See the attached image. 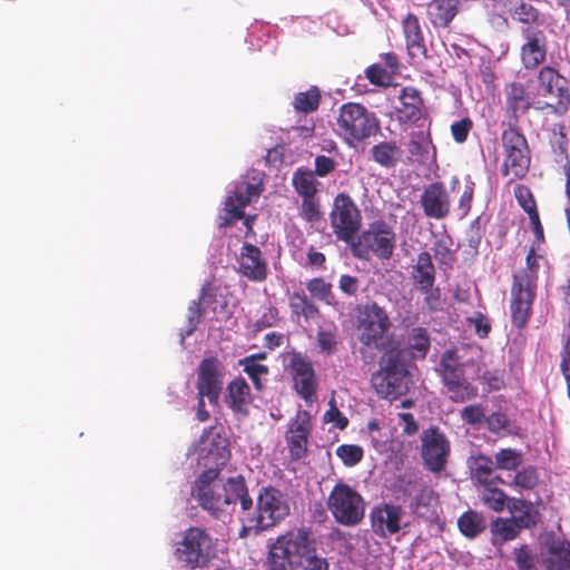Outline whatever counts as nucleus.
<instances>
[{"label":"nucleus","instance_id":"1","mask_svg":"<svg viewBox=\"0 0 570 570\" xmlns=\"http://www.w3.org/2000/svg\"><path fill=\"white\" fill-rule=\"evenodd\" d=\"M212 445L209 454L213 455L216 468H209L199 474L191 487V497L216 519L229 515L237 502L243 511L250 510L254 502L244 476L236 475L225 482L219 481V468L226 465L230 456L227 440L217 435Z\"/></svg>","mask_w":570,"mask_h":570},{"label":"nucleus","instance_id":"2","mask_svg":"<svg viewBox=\"0 0 570 570\" xmlns=\"http://www.w3.org/2000/svg\"><path fill=\"white\" fill-rule=\"evenodd\" d=\"M405 357L406 351L400 347L383 353L380 367L371 377V385L381 399L395 401L409 392L411 374Z\"/></svg>","mask_w":570,"mask_h":570},{"label":"nucleus","instance_id":"3","mask_svg":"<svg viewBox=\"0 0 570 570\" xmlns=\"http://www.w3.org/2000/svg\"><path fill=\"white\" fill-rule=\"evenodd\" d=\"M245 512L240 537H245L248 531L257 534L274 528L289 514L291 507L279 489L268 485L258 490L255 508Z\"/></svg>","mask_w":570,"mask_h":570},{"label":"nucleus","instance_id":"4","mask_svg":"<svg viewBox=\"0 0 570 570\" xmlns=\"http://www.w3.org/2000/svg\"><path fill=\"white\" fill-rule=\"evenodd\" d=\"M336 126L340 137L351 148H357L381 131V121L375 112L357 102L340 107Z\"/></svg>","mask_w":570,"mask_h":570},{"label":"nucleus","instance_id":"5","mask_svg":"<svg viewBox=\"0 0 570 570\" xmlns=\"http://www.w3.org/2000/svg\"><path fill=\"white\" fill-rule=\"evenodd\" d=\"M396 245V235L391 224L377 219L368 224L350 244L352 255L358 259H368L373 254L380 259H390Z\"/></svg>","mask_w":570,"mask_h":570},{"label":"nucleus","instance_id":"6","mask_svg":"<svg viewBox=\"0 0 570 570\" xmlns=\"http://www.w3.org/2000/svg\"><path fill=\"white\" fill-rule=\"evenodd\" d=\"M174 557L185 569L206 568L215 557L214 540L205 529L190 527L184 531L181 540L176 543Z\"/></svg>","mask_w":570,"mask_h":570},{"label":"nucleus","instance_id":"7","mask_svg":"<svg viewBox=\"0 0 570 570\" xmlns=\"http://www.w3.org/2000/svg\"><path fill=\"white\" fill-rule=\"evenodd\" d=\"M312 537V530L307 527L294 528L278 535L268 547V569L292 570Z\"/></svg>","mask_w":570,"mask_h":570},{"label":"nucleus","instance_id":"8","mask_svg":"<svg viewBox=\"0 0 570 570\" xmlns=\"http://www.w3.org/2000/svg\"><path fill=\"white\" fill-rule=\"evenodd\" d=\"M501 142L502 175H511L515 179L524 178L531 165V151L525 136L515 126H509L501 134Z\"/></svg>","mask_w":570,"mask_h":570},{"label":"nucleus","instance_id":"9","mask_svg":"<svg viewBox=\"0 0 570 570\" xmlns=\"http://www.w3.org/2000/svg\"><path fill=\"white\" fill-rule=\"evenodd\" d=\"M538 96L534 109H550L552 112L563 115L570 106L568 80L552 67H543L538 75Z\"/></svg>","mask_w":570,"mask_h":570},{"label":"nucleus","instance_id":"10","mask_svg":"<svg viewBox=\"0 0 570 570\" xmlns=\"http://www.w3.org/2000/svg\"><path fill=\"white\" fill-rule=\"evenodd\" d=\"M327 508L335 521L346 527L358 524L365 514L362 495L346 483L334 485L327 499Z\"/></svg>","mask_w":570,"mask_h":570},{"label":"nucleus","instance_id":"11","mask_svg":"<svg viewBox=\"0 0 570 570\" xmlns=\"http://www.w3.org/2000/svg\"><path fill=\"white\" fill-rule=\"evenodd\" d=\"M330 222L336 239L350 246L362 227V215L348 194L340 193L334 198Z\"/></svg>","mask_w":570,"mask_h":570},{"label":"nucleus","instance_id":"12","mask_svg":"<svg viewBox=\"0 0 570 570\" xmlns=\"http://www.w3.org/2000/svg\"><path fill=\"white\" fill-rule=\"evenodd\" d=\"M356 312L360 342L367 347L380 348L384 334L391 327L389 314L373 301L358 305Z\"/></svg>","mask_w":570,"mask_h":570},{"label":"nucleus","instance_id":"13","mask_svg":"<svg viewBox=\"0 0 570 570\" xmlns=\"http://www.w3.org/2000/svg\"><path fill=\"white\" fill-rule=\"evenodd\" d=\"M451 453V443L439 426L431 425L421 434V458L424 468L433 473L443 471Z\"/></svg>","mask_w":570,"mask_h":570},{"label":"nucleus","instance_id":"14","mask_svg":"<svg viewBox=\"0 0 570 570\" xmlns=\"http://www.w3.org/2000/svg\"><path fill=\"white\" fill-rule=\"evenodd\" d=\"M535 288L533 276H513L510 309L512 324L518 328H523L531 316Z\"/></svg>","mask_w":570,"mask_h":570},{"label":"nucleus","instance_id":"15","mask_svg":"<svg viewBox=\"0 0 570 570\" xmlns=\"http://www.w3.org/2000/svg\"><path fill=\"white\" fill-rule=\"evenodd\" d=\"M224 367L215 357H205L198 365L196 390L197 396H206L209 404L218 405L223 391Z\"/></svg>","mask_w":570,"mask_h":570},{"label":"nucleus","instance_id":"16","mask_svg":"<svg viewBox=\"0 0 570 570\" xmlns=\"http://www.w3.org/2000/svg\"><path fill=\"white\" fill-rule=\"evenodd\" d=\"M312 428V416L306 410L299 409L288 421L285 441L291 460L298 461L306 456Z\"/></svg>","mask_w":570,"mask_h":570},{"label":"nucleus","instance_id":"17","mask_svg":"<svg viewBox=\"0 0 570 570\" xmlns=\"http://www.w3.org/2000/svg\"><path fill=\"white\" fill-rule=\"evenodd\" d=\"M288 366L294 390L306 403H313L316 400L318 381L312 362L301 353H293Z\"/></svg>","mask_w":570,"mask_h":570},{"label":"nucleus","instance_id":"18","mask_svg":"<svg viewBox=\"0 0 570 570\" xmlns=\"http://www.w3.org/2000/svg\"><path fill=\"white\" fill-rule=\"evenodd\" d=\"M421 208L428 218L441 220L451 214L452 200L443 181L429 184L420 196Z\"/></svg>","mask_w":570,"mask_h":570},{"label":"nucleus","instance_id":"19","mask_svg":"<svg viewBox=\"0 0 570 570\" xmlns=\"http://www.w3.org/2000/svg\"><path fill=\"white\" fill-rule=\"evenodd\" d=\"M541 558L546 570H570V542L547 532L541 537Z\"/></svg>","mask_w":570,"mask_h":570},{"label":"nucleus","instance_id":"20","mask_svg":"<svg viewBox=\"0 0 570 570\" xmlns=\"http://www.w3.org/2000/svg\"><path fill=\"white\" fill-rule=\"evenodd\" d=\"M403 509L401 505L382 503L372 509L370 519L373 532L380 538L397 533L401 530Z\"/></svg>","mask_w":570,"mask_h":570},{"label":"nucleus","instance_id":"21","mask_svg":"<svg viewBox=\"0 0 570 570\" xmlns=\"http://www.w3.org/2000/svg\"><path fill=\"white\" fill-rule=\"evenodd\" d=\"M525 42L521 47V59L527 69H534L546 60L547 38L542 30L527 28L523 30Z\"/></svg>","mask_w":570,"mask_h":570},{"label":"nucleus","instance_id":"22","mask_svg":"<svg viewBox=\"0 0 570 570\" xmlns=\"http://www.w3.org/2000/svg\"><path fill=\"white\" fill-rule=\"evenodd\" d=\"M239 272L253 282H263L267 277V263L261 249L250 244L244 243L239 254Z\"/></svg>","mask_w":570,"mask_h":570},{"label":"nucleus","instance_id":"23","mask_svg":"<svg viewBox=\"0 0 570 570\" xmlns=\"http://www.w3.org/2000/svg\"><path fill=\"white\" fill-rule=\"evenodd\" d=\"M424 102L421 92L415 87L402 88L399 106L395 107L400 124H414L423 117Z\"/></svg>","mask_w":570,"mask_h":570},{"label":"nucleus","instance_id":"24","mask_svg":"<svg viewBox=\"0 0 570 570\" xmlns=\"http://www.w3.org/2000/svg\"><path fill=\"white\" fill-rule=\"evenodd\" d=\"M401 24L409 56L412 59L426 58L428 49L419 17L409 12Z\"/></svg>","mask_w":570,"mask_h":570},{"label":"nucleus","instance_id":"25","mask_svg":"<svg viewBox=\"0 0 570 570\" xmlns=\"http://www.w3.org/2000/svg\"><path fill=\"white\" fill-rule=\"evenodd\" d=\"M460 0H431L426 4V18L434 28H449L460 11Z\"/></svg>","mask_w":570,"mask_h":570},{"label":"nucleus","instance_id":"26","mask_svg":"<svg viewBox=\"0 0 570 570\" xmlns=\"http://www.w3.org/2000/svg\"><path fill=\"white\" fill-rule=\"evenodd\" d=\"M252 401L250 387L244 377H235L228 383L225 403L234 413L247 415Z\"/></svg>","mask_w":570,"mask_h":570},{"label":"nucleus","instance_id":"27","mask_svg":"<svg viewBox=\"0 0 570 570\" xmlns=\"http://www.w3.org/2000/svg\"><path fill=\"white\" fill-rule=\"evenodd\" d=\"M535 100H531L524 86L519 82H512L505 88V105L509 112L518 122L519 118L525 115L530 108H534Z\"/></svg>","mask_w":570,"mask_h":570},{"label":"nucleus","instance_id":"28","mask_svg":"<svg viewBox=\"0 0 570 570\" xmlns=\"http://www.w3.org/2000/svg\"><path fill=\"white\" fill-rule=\"evenodd\" d=\"M435 266L429 252L419 253L416 263L412 266L411 278L416 289H431L435 283Z\"/></svg>","mask_w":570,"mask_h":570},{"label":"nucleus","instance_id":"29","mask_svg":"<svg viewBox=\"0 0 570 570\" xmlns=\"http://www.w3.org/2000/svg\"><path fill=\"white\" fill-rule=\"evenodd\" d=\"M215 301V295L210 293V285L206 284L202 287L199 298L197 301H193L187 309V326L185 328V333L181 337L190 336L197 328L200 318L204 314L203 304L208 306L210 303Z\"/></svg>","mask_w":570,"mask_h":570},{"label":"nucleus","instance_id":"30","mask_svg":"<svg viewBox=\"0 0 570 570\" xmlns=\"http://www.w3.org/2000/svg\"><path fill=\"white\" fill-rule=\"evenodd\" d=\"M494 463L488 455L480 454L471 458L470 469L472 478L483 487L494 485L497 482L503 483L499 475H494Z\"/></svg>","mask_w":570,"mask_h":570},{"label":"nucleus","instance_id":"31","mask_svg":"<svg viewBox=\"0 0 570 570\" xmlns=\"http://www.w3.org/2000/svg\"><path fill=\"white\" fill-rule=\"evenodd\" d=\"M514 3L515 0H484L483 9L488 21L492 26L508 28Z\"/></svg>","mask_w":570,"mask_h":570},{"label":"nucleus","instance_id":"32","mask_svg":"<svg viewBox=\"0 0 570 570\" xmlns=\"http://www.w3.org/2000/svg\"><path fill=\"white\" fill-rule=\"evenodd\" d=\"M292 570H330L327 559L317 552L315 539L312 537Z\"/></svg>","mask_w":570,"mask_h":570},{"label":"nucleus","instance_id":"33","mask_svg":"<svg viewBox=\"0 0 570 570\" xmlns=\"http://www.w3.org/2000/svg\"><path fill=\"white\" fill-rule=\"evenodd\" d=\"M372 159L382 167H394L402 156V150L395 141H381L370 150Z\"/></svg>","mask_w":570,"mask_h":570},{"label":"nucleus","instance_id":"34","mask_svg":"<svg viewBox=\"0 0 570 570\" xmlns=\"http://www.w3.org/2000/svg\"><path fill=\"white\" fill-rule=\"evenodd\" d=\"M458 528L466 539H475L485 531L487 521L478 511L468 510L459 517Z\"/></svg>","mask_w":570,"mask_h":570},{"label":"nucleus","instance_id":"35","mask_svg":"<svg viewBox=\"0 0 570 570\" xmlns=\"http://www.w3.org/2000/svg\"><path fill=\"white\" fill-rule=\"evenodd\" d=\"M440 365L442 367V381L444 386L458 383L465 379L463 364L454 352H444L441 357Z\"/></svg>","mask_w":570,"mask_h":570},{"label":"nucleus","instance_id":"36","mask_svg":"<svg viewBox=\"0 0 570 570\" xmlns=\"http://www.w3.org/2000/svg\"><path fill=\"white\" fill-rule=\"evenodd\" d=\"M289 307L294 315L306 321L320 316L317 305L304 292H294L289 295Z\"/></svg>","mask_w":570,"mask_h":570},{"label":"nucleus","instance_id":"37","mask_svg":"<svg viewBox=\"0 0 570 570\" xmlns=\"http://www.w3.org/2000/svg\"><path fill=\"white\" fill-rule=\"evenodd\" d=\"M292 184L301 197L315 196L317 194L318 181L309 169L297 168L293 174Z\"/></svg>","mask_w":570,"mask_h":570},{"label":"nucleus","instance_id":"38","mask_svg":"<svg viewBox=\"0 0 570 570\" xmlns=\"http://www.w3.org/2000/svg\"><path fill=\"white\" fill-rule=\"evenodd\" d=\"M317 351L324 357L338 353L342 342L336 330H318L316 333Z\"/></svg>","mask_w":570,"mask_h":570},{"label":"nucleus","instance_id":"39","mask_svg":"<svg viewBox=\"0 0 570 570\" xmlns=\"http://www.w3.org/2000/svg\"><path fill=\"white\" fill-rule=\"evenodd\" d=\"M527 528L513 518H497L491 524V532L502 541L515 539L521 529Z\"/></svg>","mask_w":570,"mask_h":570},{"label":"nucleus","instance_id":"40","mask_svg":"<svg viewBox=\"0 0 570 570\" xmlns=\"http://www.w3.org/2000/svg\"><path fill=\"white\" fill-rule=\"evenodd\" d=\"M321 98L320 89L312 86L308 90L295 95L293 107L299 112L311 114L318 109Z\"/></svg>","mask_w":570,"mask_h":570},{"label":"nucleus","instance_id":"41","mask_svg":"<svg viewBox=\"0 0 570 570\" xmlns=\"http://www.w3.org/2000/svg\"><path fill=\"white\" fill-rule=\"evenodd\" d=\"M407 344L417 356L424 358L431 346L428 330L421 326L412 328L409 334Z\"/></svg>","mask_w":570,"mask_h":570},{"label":"nucleus","instance_id":"42","mask_svg":"<svg viewBox=\"0 0 570 570\" xmlns=\"http://www.w3.org/2000/svg\"><path fill=\"white\" fill-rule=\"evenodd\" d=\"M510 18L524 24H533L539 21L540 12L531 3L524 0H515Z\"/></svg>","mask_w":570,"mask_h":570},{"label":"nucleus","instance_id":"43","mask_svg":"<svg viewBox=\"0 0 570 570\" xmlns=\"http://www.w3.org/2000/svg\"><path fill=\"white\" fill-rule=\"evenodd\" d=\"M451 401L455 403L468 402L478 395V389L473 386L466 379L458 383L445 386Z\"/></svg>","mask_w":570,"mask_h":570},{"label":"nucleus","instance_id":"44","mask_svg":"<svg viewBox=\"0 0 570 570\" xmlns=\"http://www.w3.org/2000/svg\"><path fill=\"white\" fill-rule=\"evenodd\" d=\"M523 455L521 451L507 448L495 454V468L500 470L515 471L521 465Z\"/></svg>","mask_w":570,"mask_h":570},{"label":"nucleus","instance_id":"45","mask_svg":"<svg viewBox=\"0 0 570 570\" xmlns=\"http://www.w3.org/2000/svg\"><path fill=\"white\" fill-rule=\"evenodd\" d=\"M482 502L495 512H501L508 504L509 497L503 490L493 485L484 487L481 495Z\"/></svg>","mask_w":570,"mask_h":570},{"label":"nucleus","instance_id":"46","mask_svg":"<svg viewBox=\"0 0 570 570\" xmlns=\"http://www.w3.org/2000/svg\"><path fill=\"white\" fill-rule=\"evenodd\" d=\"M539 483V474L534 466L528 465L518 471L509 484L520 490H533Z\"/></svg>","mask_w":570,"mask_h":570},{"label":"nucleus","instance_id":"47","mask_svg":"<svg viewBox=\"0 0 570 570\" xmlns=\"http://www.w3.org/2000/svg\"><path fill=\"white\" fill-rule=\"evenodd\" d=\"M507 507L514 514L513 519L528 528L531 525L530 502L519 498H509Z\"/></svg>","mask_w":570,"mask_h":570},{"label":"nucleus","instance_id":"48","mask_svg":"<svg viewBox=\"0 0 570 570\" xmlns=\"http://www.w3.org/2000/svg\"><path fill=\"white\" fill-rule=\"evenodd\" d=\"M301 217L307 223H317L322 218L320 199L315 196L302 197Z\"/></svg>","mask_w":570,"mask_h":570},{"label":"nucleus","instance_id":"49","mask_svg":"<svg viewBox=\"0 0 570 570\" xmlns=\"http://www.w3.org/2000/svg\"><path fill=\"white\" fill-rule=\"evenodd\" d=\"M336 455L345 466H354L362 461L364 451L362 446L356 444H342L337 446Z\"/></svg>","mask_w":570,"mask_h":570},{"label":"nucleus","instance_id":"50","mask_svg":"<svg viewBox=\"0 0 570 570\" xmlns=\"http://www.w3.org/2000/svg\"><path fill=\"white\" fill-rule=\"evenodd\" d=\"M307 291L317 299L324 301L327 304H331L332 299L334 298L333 292H332V285L327 282H325L322 277H315L312 278L307 285Z\"/></svg>","mask_w":570,"mask_h":570},{"label":"nucleus","instance_id":"51","mask_svg":"<svg viewBox=\"0 0 570 570\" xmlns=\"http://www.w3.org/2000/svg\"><path fill=\"white\" fill-rule=\"evenodd\" d=\"M451 246H452V239L448 235H445L434 242L432 250H433V255L439 264L450 265L452 263L453 255H452Z\"/></svg>","mask_w":570,"mask_h":570},{"label":"nucleus","instance_id":"52","mask_svg":"<svg viewBox=\"0 0 570 570\" xmlns=\"http://www.w3.org/2000/svg\"><path fill=\"white\" fill-rule=\"evenodd\" d=\"M239 364L243 366L244 372L249 376L256 390L263 389L261 377L267 375L269 368L267 365L259 364L257 362H248L244 358L239 360Z\"/></svg>","mask_w":570,"mask_h":570},{"label":"nucleus","instance_id":"53","mask_svg":"<svg viewBox=\"0 0 570 570\" xmlns=\"http://www.w3.org/2000/svg\"><path fill=\"white\" fill-rule=\"evenodd\" d=\"M263 191L262 183L240 181L236 185L234 194L242 199L240 204L249 205Z\"/></svg>","mask_w":570,"mask_h":570},{"label":"nucleus","instance_id":"54","mask_svg":"<svg viewBox=\"0 0 570 570\" xmlns=\"http://www.w3.org/2000/svg\"><path fill=\"white\" fill-rule=\"evenodd\" d=\"M513 193L518 204L528 215L532 210H538L534 196L528 186L519 184L514 187Z\"/></svg>","mask_w":570,"mask_h":570},{"label":"nucleus","instance_id":"55","mask_svg":"<svg viewBox=\"0 0 570 570\" xmlns=\"http://www.w3.org/2000/svg\"><path fill=\"white\" fill-rule=\"evenodd\" d=\"M242 199L237 197L234 193L229 195L225 200V210L229 215V217L220 224V226H226L232 224L234 220L242 219L244 217V208L247 205L240 204Z\"/></svg>","mask_w":570,"mask_h":570},{"label":"nucleus","instance_id":"56","mask_svg":"<svg viewBox=\"0 0 570 570\" xmlns=\"http://www.w3.org/2000/svg\"><path fill=\"white\" fill-rule=\"evenodd\" d=\"M461 420L469 425L481 424L485 419L484 409L481 404H471L460 412Z\"/></svg>","mask_w":570,"mask_h":570},{"label":"nucleus","instance_id":"57","mask_svg":"<svg viewBox=\"0 0 570 570\" xmlns=\"http://www.w3.org/2000/svg\"><path fill=\"white\" fill-rule=\"evenodd\" d=\"M466 322L474 327V332L480 338L488 337L492 330L490 320L481 312H475L473 316L466 318Z\"/></svg>","mask_w":570,"mask_h":570},{"label":"nucleus","instance_id":"58","mask_svg":"<svg viewBox=\"0 0 570 570\" xmlns=\"http://www.w3.org/2000/svg\"><path fill=\"white\" fill-rule=\"evenodd\" d=\"M473 196H474V183H469L465 185L464 190L462 191V194L460 196L458 207H456L458 217L460 219H463L469 215V213L471 210V206H472Z\"/></svg>","mask_w":570,"mask_h":570},{"label":"nucleus","instance_id":"59","mask_svg":"<svg viewBox=\"0 0 570 570\" xmlns=\"http://www.w3.org/2000/svg\"><path fill=\"white\" fill-rule=\"evenodd\" d=\"M473 128V121L469 117H464L451 125V134L455 142L463 144L466 141L469 132Z\"/></svg>","mask_w":570,"mask_h":570},{"label":"nucleus","instance_id":"60","mask_svg":"<svg viewBox=\"0 0 570 570\" xmlns=\"http://www.w3.org/2000/svg\"><path fill=\"white\" fill-rule=\"evenodd\" d=\"M315 170L313 171L315 176L326 177L332 174L336 169V161L325 155H318L314 160Z\"/></svg>","mask_w":570,"mask_h":570},{"label":"nucleus","instance_id":"61","mask_svg":"<svg viewBox=\"0 0 570 570\" xmlns=\"http://www.w3.org/2000/svg\"><path fill=\"white\" fill-rule=\"evenodd\" d=\"M525 265H527L525 269L520 271L519 273L514 274L513 276H522V275H527L528 277L533 276V285L537 286L539 264H538V257L535 255V250L533 247H531L530 250L528 252V255L525 257Z\"/></svg>","mask_w":570,"mask_h":570},{"label":"nucleus","instance_id":"62","mask_svg":"<svg viewBox=\"0 0 570 570\" xmlns=\"http://www.w3.org/2000/svg\"><path fill=\"white\" fill-rule=\"evenodd\" d=\"M368 81L376 86H385L390 80V76L386 70L380 65H372L365 71Z\"/></svg>","mask_w":570,"mask_h":570},{"label":"nucleus","instance_id":"63","mask_svg":"<svg viewBox=\"0 0 570 570\" xmlns=\"http://www.w3.org/2000/svg\"><path fill=\"white\" fill-rule=\"evenodd\" d=\"M484 422L488 429L493 433H500L508 428V416L502 412H494L489 416H485Z\"/></svg>","mask_w":570,"mask_h":570},{"label":"nucleus","instance_id":"64","mask_svg":"<svg viewBox=\"0 0 570 570\" xmlns=\"http://www.w3.org/2000/svg\"><path fill=\"white\" fill-rule=\"evenodd\" d=\"M278 320V311L276 307L269 306L262 314V316L255 322L254 327L256 331L273 326Z\"/></svg>","mask_w":570,"mask_h":570}]
</instances>
